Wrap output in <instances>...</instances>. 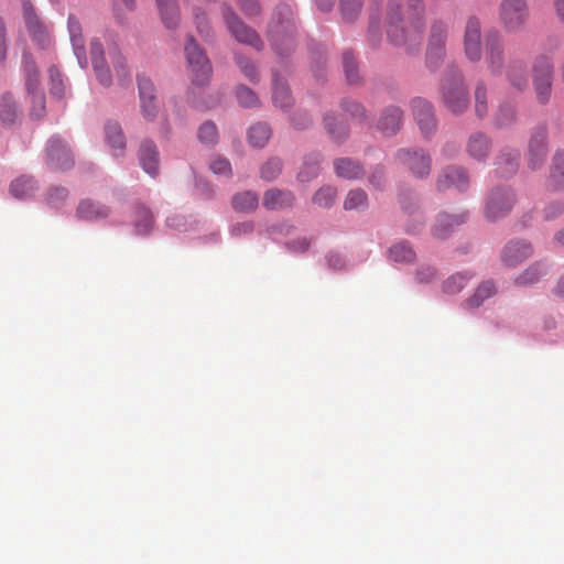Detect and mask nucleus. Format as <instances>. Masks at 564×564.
Segmentation results:
<instances>
[{"label":"nucleus","instance_id":"f257e3e1","mask_svg":"<svg viewBox=\"0 0 564 564\" xmlns=\"http://www.w3.org/2000/svg\"><path fill=\"white\" fill-rule=\"evenodd\" d=\"M406 19L401 12V0H389L384 18L387 37L395 46L406 51L416 48L425 30L423 0H406Z\"/></svg>","mask_w":564,"mask_h":564},{"label":"nucleus","instance_id":"f03ea898","mask_svg":"<svg viewBox=\"0 0 564 564\" xmlns=\"http://www.w3.org/2000/svg\"><path fill=\"white\" fill-rule=\"evenodd\" d=\"M279 14L283 15V19L271 22L268 36L273 50L280 55H286L295 47V25L289 7H281Z\"/></svg>","mask_w":564,"mask_h":564},{"label":"nucleus","instance_id":"7ed1b4c3","mask_svg":"<svg viewBox=\"0 0 564 564\" xmlns=\"http://www.w3.org/2000/svg\"><path fill=\"white\" fill-rule=\"evenodd\" d=\"M442 99L453 113L464 112L469 104L468 93L457 69H449L442 82Z\"/></svg>","mask_w":564,"mask_h":564},{"label":"nucleus","instance_id":"20e7f679","mask_svg":"<svg viewBox=\"0 0 564 564\" xmlns=\"http://www.w3.org/2000/svg\"><path fill=\"white\" fill-rule=\"evenodd\" d=\"M185 55L192 74V83L205 85L212 76V65L205 52L197 45L193 36L187 37Z\"/></svg>","mask_w":564,"mask_h":564},{"label":"nucleus","instance_id":"39448f33","mask_svg":"<svg viewBox=\"0 0 564 564\" xmlns=\"http://www.w3.org/2000/svg\"><path fill=\"white\" fill-rule=\"evenodd\" d=\"M533 88L540 104L549 102L552 93L553 64L546 56L535 59L532 67Z\"/></svg>","mask_w":564,"mask_h":564},{"label":"nucleus","instance_id":"423d86ee","mask_svg":"<svg viewBox=\"0 0 564 564\" xmlns=\"http://www.w3.org/2000/svg\"><path fill=\"white\" fill-rule=\"evenodd\" d=\"M223 17L231 35L240 43L248 44L256 50H261L263 43L258 33L245 24L230 7L223 6Z\"/></svg>","mask_w":564,"mask_h":564},{"label":"nucleus","instance_id":"0eeeda50","mask_svg":"<svg viewBox=\"0 0 564 564\" xmlns=\"http://www.w3.org/2000/svg\"><path fill=\"white\" fill-rule=\"evenodd\" d=\"M528 18V7L524 0H502L499 19L508 32L519 31Z\"/></svg>","mask_w":564,"mask_h":564},{"label":"nucleus","instance_id":"6e6552de","mask_svg":"<svg viewBox=\"0 0 564 564\" xmlns=\"http://www.w3.org/2000/svg\"><path fill=\"white\" fill-rule=\"evenodd\" d=\"M395 158L417 178H424L431 172V156L423 150L400 149L395 153Z\"/></svg>","mask_w":564,"mask_h":564},{"label":"nucleus","instance_id":"1a4fd4ad","mask_svg":"<svg viewBox=\"0 0 564 564\" xmlns=\"http://www.w3.org/2000/svg\"><path fill=\"white\" fill-rule=\"evenodd\" d=\"M485 59L489 70L494 75L502 73L505 65V45L498 31H490L485 41Z\"/></svg>","mask_w":564,"mask_h":564},{"label":"nucleus","instance_id":"9d476101","mask_svg":"<svg viewBox=\"0 0 564 564\" xmlns=\"http://www.w3.org/2000/svg\"><path fill=\"white\" fill-rule=\"evenodd\" d=\"M513 194L508 187L492 189L486 202L485 215L488 219L495 220L506 216L513 206Z\"/></svg>","mask_w":564,"mask_h":564},{"label":"nucleus","instance_id":"9b49d317","mask_svg":"<svg viewBox=\"0 0 564 564\" xmlns=\"http://www.w3.org/2000/svg\"><path fill=\"white\" fill-rule=\"evenodd\" d=\"M464 53L470 62H479L482 56L481 24L476 17L468 18L464 31Z\"/></svg>","mask_w":564,"mask_h":564},{"label":"nucleus","instance_id":"f8f14e48","mask_svg":"<svg viewBox=\"0 0 564 564\" xmlns=\"http://www.w3.org/2000/svg\"><path fill=\"white\" fill-rule=\"evenodd\" d=\"M47 164L54 171H66L74 165L70 150L58 137H52L46 148Z\"/></svg>","mask_w":564,"mask_h":564},{"label":"nucleus","instance_id":"ddd939ff","mask_svg":"<svg viewBox=\"0 0 564 564\" xmlns=\"http://www.w3.org/2000/svg\"><path fill=\"white\" fill-rule=\"evenodd\" d=\"M547 133L544 127L536 128L529 140L528 166L535 171L540 169L547 155Z\"/></svg>","mask_w":564,"mask_h":564},{"label":"nucleus","instance_id":"4468645a","mask_svg":"<svg viewBox=\"0 0 564 564\" xmlns=\"http://www.w3.org/2000/svg\"><path fill=\"white\" fill-rule=\"evenodd\" d=\"M23 17L26 29L30 36L41 47H46L50 44V29L48 26L37 17L35 9L30 3L23 6Z\"/></svg>","mask_w":564,"mask_h":564},{"label":"nucleus","instance_id":"2eb2a0df","mask_svg":"<svg viewBox=\"0 0 564 564\" xmlns=\"http://www.w3.org/2000/svg\"><path fill=\"white\" fill-rule=\"evenodd\" d=\"M469 186V176L465 169L451 165L445 167L437 176L436 187L438 191L455 188L464 192Z\"/></svg>","mask_w":564,"mask_h":564},{"label":"nucleus","instance_id":"dca6fc26","mask_svg":"<svg viewBox=\"0 0 564 564\" xmlns=\"http://www.w3.org/2000/svg\"><path fill=\"white\" fill-rule=\"evenodd\" d=\"M414 119L424 135H430L436 128L434 109L430 101L423 98H414L411 101Z\"/></svg>","mask_w":564,"mask_h":564},{"label":"nucleus","instance_id":"f3484780","mask_svg":"<svg viewBox=\"0 0 564 564\" xmlns=\"http://www.w3.org/2000/svg\"><path fill=\"white\" fill-rule=\"evenodd\" d=\"M90 56L98 82L102 86L109 87L112 84V75L102 45L97 39L90 42Z\"/></svg>","mask_w":564,"mask_h":564},{"label":"nucleus","instance_id":"a211bd4d","mask_svg":"<svg viewBox=\"0 0 564 564\" xmlns=\"http://www.w3.org/2000/svg\"><path fill=\"white\" fill-rule=\"evenodd\" d=\"M138 87L142 115L147 120H153L158 112L154 86L149 78L138 76Z\"/></svg>","mask_w":564,"mask_h":564},{"label":"nucleus","instance_id":"6ab92c4d","mask_svg":"<svg viewBox=\"0 0 564 564\" xmlns=\"http://www.w3.org/2000/svg\"><path fill=\"white\" fill-rule=\"evenodd\" d=\"M402 120V109L397 106H388L382 110L376 127L382 134L391 137L399 132Z\"/></svg>","mask_w":564,"mask_h":564},{"label":"nucleus","instance_id":"aec40b11","mask_svg":"<svg viewBox=\"0 0 564 564\" xmlns=\"http://www.w3.org/2000/svg\"><path fill=\"white\" fill-rule=\"evenodd\" d=\"M532 254V247L527 241H510L502 251V262L507 267H516Z\"/></svg>","mask_w":564,"mask_h":564},{"label":"nucleus","instance_id":"412c9836","mask_svg":"<svg viewBox=\"0 0 564 564\" xmlns=\"http://www.w3.org/2000/svg\"><path fill=\"white\" fill-rule=\"evenodd\" d=\"M139 162L143 171L151 176L159 173V151L154 142L144 140L139 149Z\"/></svg>","mask_w":564,"mask_h":564},{"label":"nucleus","instance_id":"4be33fe9","mask_svg":"<svg viewBox=\"0 0 564 564\" xmlns=\"http://www.w3.org/2000/svg\"><path fill=\"white\" fill-rule=\"evenodd\" d=\"M295 197L290 191L271 188L263 195V206L269 210H278L291 207Z\"/></svg>","mask_w":564,"mask_h":564},{"label":"nucleus","instance_id":"5701e85b","mask_svg":"<svg viewBox=\"0 0 564 564\" xmlns=\"http://www.w3.org/2000/svg\"><path fill=\"white\" fill-rule=\"evenodd\" d=\"M491 142L489 138L481 133H473L467 141L466 151L470 158L477 161H484L490 153Z\"/></svg>","mask_w":564,"mask_h":564},{"label":"nucleus","instance_id":"b1692460","mask_svg":"<svg viewBox=\"0 0 564 564\" xmlns=\"http://www.w3.org/2000/svg\"><path fill=\"white\" fill-rule=\"evenodd\" d=\"M76 214L82 220L93 221L107 218L110 214V208L90 199H84L79 203Z\"/></svg>","mask_w":564,"mask_h":564},{"label":"nucleus","instance_id":"393cba45","mask_svg":"<svg viewBox=\"0 0 564 564\" xmlns=\"http://www.w3.org/2000/svg\"><path fill=\"white\" fill-rule=\"evenodd\" d=\"M467 213L459 215L441 214L432 229V234L437 239L446 238L455 226L466 221Z\"/></svg>","mask_w":564,"mask_h":564},{"label":"nucleus","instance_id":"a878e982","mask_svg":"<svg viewBox=\"0 0 564 564\" xmlns=\"http://www.w3.org/2000/svg\"><path fill=\"white\" fill-rule=\"evenodd\" d=\"M520 153L511 148L500 151L496 160L497 172L501 176H509L516 173L519 166Z\"/></svg>","mask_w":564,"mask_h":564},{"label":"nucleus","instance_id":"bb28decb","mask_svg":"<svg viewBox=\"0 0 564 564\" xmlns=\"http://www.w3.org/2000/svg\"><path fill=\"white\" fill-rule=\"evenodd\" d=\"M156 4L165 28H177L181 21V12L176 0H156Z\"/></svg>","mask_w":564,"mask_h":564},{"label":"nucleus","instance_id":"cd10ccee","mask_svg":"<svg viewBox=\"0 0 564 564\" xmlns=\"http://www.w3.org/2000/svg\"><path fill=\"white\" fill-rule=\"evenodd\" d=\"M68 32L70 42L73 45L74 53L78 61L84 59L86 62V47H85V39L82 34V25L77 18L73 14L68 17Z\"/></svg>","mask_w":564,"mask_h":564},{"label":"nucleus","instance_id":"c85d7f7f","mask_svg":"<svg viewBox=\"0 0 564 564\" xmlns=\"http://www.w3.org/2000/svg\"><path fill=\"white\" fill-rule=\"evenodd\" d=\"M507 78L510 85L518 89L523 90L528 86L527 64L520 59L510 61L507 67Z\"/></svg>","mask_w":564,"mask_h":564},{"label":"nucleus","instance_id":"c756f323","mask_svg":"<svg viewBox=\"0 0 564 564\" xmlns=\"http://www.w3.org/2000/svg\"><path fill=\"white\" fill-rule=\"evenodd\" d=\"M105 133L107 143L112 149L113 155H122L126 149V139L119 123L116 121L107 122L105 127Z\"/></svg>","mask_w":564,"mask_h":564},{"label":"nucleus","instance_id":"7c9ffc66","mask_svg":"<svg viewBox=\"0 0 564 564\" xmlns=\"http://www.w3.org/2000/svg\"><path fill=\"white\" fill-rule=\"evenodd\" d=\"M258 205L259 196L252 191L239 192L231 198V206L238 213H252L258 208Z\"/></svg>","mask_w":564,"mask_h":564},{"label":"nucleus","instance_id":"2f4dec72","mask_svg":"<svg viewBox=\"0 0 564 564\" xmlns=\"http://www.w3.org/2000/svg\"><path fill=\"white\" fill-rule=\"evenodd\" d=\"M22 69L25 77V86L28 94L39 91L40 89V73L35 62L30 54L23 55Z\"/></svg>","mask_w":564,"mask_h":564},{"label":"nucleus","instance_id":"473e14b6","mask_svg":"<svg viewBox=\"0 0 564 564\" xmlns=\"http://www.w3.org/2000/svg\"><path fill=\"white\" fill-rule=\"evenodd\" d=\"M334 167L337 176L343 178L354 180L364 175L362 166L348 158L337 159L334 162Z\"/></svg>","mask_w":564,"mask_h":564},{"label":"nucleus","instance_id":"72a5a7b5","mask_svg":"<svg viewBox=\"0 0 564 564\" xmlns=\"http://www.w3.org/2000/svg\"><path fill=\"white\" fill-rule=\"evenodd\" d=\"M273 102L275 106L286 109L293 105V98L289 86L276 75H273Z\"/></svg>","mask_w":564,"mask_h":564},{"label":"nucleus","instance_id":"f704fd0d","mask_svg":"<svg viewBox=\"0 0 564 564\" xmlns=\"http://www.w3.org/2000/svg\"><path fill=\"white\" fill-rule=\"evenodd\" d=\"M447 34L448 30L446 23L441 20H435L431 24L427 46H432L436 48V51H440V48H445Z\"/></svg>","mask_w":564,"mask_h":564},{"label":"nucleus","instance_id":"c9c22d12","mask_svg":"<svg viewBox=\"0 0 564 564\" xmlns=\"http://www.w3.org/2000/svg\"><path fill=\"white\" fill-rule=\"evenodd\" d=\"M549 184L555 189H564V152H556L553 158Z\"/></svg>","mask_w":564,"mask_h":564},{"label":"nucleus","instance_id":"e433bc0d","mask_svg":"<svg viewBox=\"0 0 564 564\" xmlns=\"http://www.w3.org/2000/svg\"><path fill=\"white\" fill-rule=\"evenodd\" d=\"M389 258L394 262L408 264L415 260L416 254L406 241H401L389 249Z\"/></svg>","mask_w":564,"mask_h":564},{"label":"nucleus","instance_id":"4c0bfd02","mask_svg":"<svg viewBox=\"0 0 564 564\" xmlns=\"http://www.w3.org/2000/svg\"><path fill=\"white\" fill-rule=\"evenodd\" d=\"M108 57L111 61V64L116 70L118 80L121 85L126 83V80L130 76L129 67L126 63V58L121 55L119 50L116 46L108 48Z\"/></svg>","mask_w":564,"mask_h":564},{"label":"nucleus","instance_id":"58836bf2","mask_svg":"<svg viewBox=\"0 0 564 564\" xmlns=\"http://www.w3.org/2000/svg\"><path fill=\"white\" fill-rule=\"evenodd\" d=\"M321 154L314 153L306 156L302 169L297 174L300 182H310L318 175L319 172Z\"/></svg>","mask_w":564,"mask_h":564},{"label":"nucleus","instance_id":"ea45409f","mask_svg":"<svg viewBox=\"0 0 564 564\" xmlns=\"http://www.w3.org/2000/svg\"><path fill=\"white\" fill-rule=\"evenodd\" d=\"M19 111L15 101L9 94L0 98V120L4 124H12L18 118Z\"/></svg>","mask_w":564,"mask_h":564},{"label":"nucleus","instance_id":"a19ab883","mask_svg":"<svg viewBox=\"0 0 564 564\" xmlns=\"http://www.w3.org/2000/svg\"><path fill=\"white\" fill-rule=\"evenodd\" d=\"M36 188V182L30 176L15 178L10 186L11 194L17 198H25Z\"/></svg>","mask_w":564,"mask_h":564},{"label":"nucleus","instance_id":"79ce46f5","mask_svg":"<svg viewBox=\"0 0 564 564\" xmlns=\"http://www.w3.org/2000/svg\"><path fill=\"white\" fill-rule=\"evenodd\" d=\"M546 269L542 263H533L527 270H524L517 279L516 283L519 285H530L540 281L545 275Z\"/></svg>","mask_w":564,"mask_h":564},{"label":"nucleus","instance_id":"37998d69","mask_svg":"<svg viewBox=\"0 0 564 564\" xmlns=\"http://www.w3.org/2000/svg\"><path fill=\"white\" fill-rule=\"evenodd\" d=\"M270 135L271 130L265 123H257L249 129L248 141L252 147L262 148Z\"/></svg>","mask_w":564,"mask_h":564},{"label":"nucleus","instance_id":"c03bdc74","mask_svg":"<svg viewBox=\"0 0 564 564\" xmlns=\"http://www.w3.org/2000/svg\"><path fill=\"white\" fill-rule=\"evenodd\" d=\"M153 226L152 213L145 207L135 209L134 228L138 235H147Z\"/></svg>","mask_w":564,"mask_h":564},{"label":"nucleus","instance_id":"a18cd8bd","mask_svg":"<svg viewBox=\"0 0 564 564\" xmlns=\"http://www.w3.org/2000/svg\"><path fill=\"white\" fill-rule=\"evenodd\" d=\"M324 126L335 142H341L348 134L347 127L341 122H337V119L332 115H325Z\"/></svg>","mask_w":564,"mask_h":564},{"label":"nucleus","instance_id":"49530a36","mask_svg":"<svg viewBox=\"0 0 564 564\" xmlns=\"http://www.w3.org/2000/svg\"><path fill=\"white\" fill-rule=\"evenodd\" d=\"M471 278L473 275L468 272L453 274L443 282V291L447 294H456L464 289Z\"/></svg>","mask_w":564,"mask_h":564},{"label":"nucleus","instance_id":"de8ad7c7","mask_svg":"<svg viewBox=\"0 0 564 564\" xmlns=\"http://www.w3.org/2000/svg\"><path fill=\"white\" fill-rule=\"evenodd\" d=\"M368 206V198L364 191L352 189L350 191L344 202V208L346 210H362Z\"/></svg>","mask_w":564,"mask_h":564},{"label":"nucleus","instance_id":"09e8293b","mask_svg":"<svg viewBox=\"0 0 564 564\" xmlns=\"http://www.w3.org/2000/svg\"><path fill=\"white\" fill-rule=\"evenodd\" d=\"M341 108L345 112L349 113L351 118L357 120L358 122H368L367 110L360 102L345 98L341 101Z\"/></svg>","mask_w":564,"mask_h":564},{"label":"nucleus","instance_id":"8fccbe9b","mask_svg":"<svg viewBox=\"0 0 564 564\" xmlns=\"http://www.w3.org/2000/svg\"><path fill=\"white\" fill-rule=\"evenodd\" d=\"M495 292H496V288H495L494 283L490 281H486V282L481 283L477 288L475 294L467 300V305L469 307H478L482 304V302L486 299H488L492 294H495Z\"/></svg>","mask_w":564,"mask_h":564},{"label":"nucleus","instance_id":"3c124183","mask_svg":"<svg viewBox=\"0 0 564 564\" xmlns=\"http://www.w3.org/2000/svg\"><path fill=\"white\" fill-rule=\"evenodd\" d=\"M283 167V163L279 158L269 159L260 169V177L264 181L275 180Z\"/></svg>","mask_w":564,"mask_h":564},{"label":"nucleus","instance_id":"603ef678","mask_svg":"<svg viewBox=\"0 0 564 564\" xmlns=\"http://www.w3.org/2000/svg\"><path fill=\"white\" fill-rule=\"evenodd\" d=\"M475 112L480 119L488 113L487 88L484 83H478L475 89Z\"/></svg>","mask_w":564,"mask_h":564},{"label":"nucleus","instance_id":"864d4df0","mask_svg":"<svg viewBox=\"0 0 564 564\" xmlns=\"http://www.w3.org/2000/svg\"><path fill=\"white\" fill-rule=\"evenodd\" d=\"M362 8V0H340V12L343 19L351 22L354 21Z\"/></svg>","mask_w":564,"mask_h":564},{"label":"nucleus","instance_id":"5fc2aeb1","mask_svg":"<svg viewBox=\"0 0 564 564\" xmlns=\"http://www.w3.org/2000/svg\"><path fill=\"white\" fill-rule=\"evenodd\" d=\"M336 198V189L332 186L321 187L313 196V203L319 207H330Z\"/></svg>","mask_w":564,"mask_h":564},{"label":"nucleus","instance_id":"6e6d98bb","mask_svg":"<svg viewBox=\"0 0 564 564\" xmlns=\"http://www.w3.org/2000/svg\"><path fill=\"white\" fill-rule=\"evenodd\" d=\"M51 95L58 99L65 96V85L59 70L56 67H51L50 70Z\"/></svg>","mask_w":564,"mask_h":564},{"label":"nucleus","instance_id":"4d7b16f0","mask_svg":"<svg viewBox=\"0 0 564 564\" xmlns=\"http://www.w3.org/2000/svg\"><path fill=\"white\" fill-rule=\"evenodd\" d=\"M31 96V112L30 115L35 119H41L45 116V95L42 90L30 93Z\"/></svg>","mask_w":564,"mask_h":564},{"label":"nucleus","instance_id":"13d9d810","mask_svg":"<svg viewBox=\"0 0 564 564\" xmlns=\"http://www.w3.org/2000/svg\"><path fill=\"white\" fill-rule=\"evenodd\" d=\"M343 66H344V72H345L347 80L350 84L357 83L359 79V76H358V69H357V65H356L355 57H354L352 53L345 52L343 54Z\"/></svg>","mask_w":564,"mask_h":564},{"label":"nucleus","instance_id":"bf43d9fd","mask_svg":"<svg viewBox=\"0 0 564 564\" xmlns=\"http://www.w3.org/2000/svg\"><path fill=\"white\" fill-rule=\"evenodd\" d=\"M198 139L202 143L214 144L218 140V131L215 123L204 122L198 129Z\"/></svg>","mask_w":564,"mask_h":564},{"label":"nucleus","instance_id":"052dcab7","mask_svg":"<svg viewBox=\"0 0 564 564\" xmlns=\"http://www.w3.org/2000/svg\"><path fill=\"white\" fill-rule=\"evenodd\" d=\"M192 10L198 33L207 37L210 33V26L205 10L198 6H193Z\"/></svg>","mask_w":564,"mask_h":564},{"label":"nucleus","instance_id":"680f3d73","mask_svg":"<svg viewBox=\"0 0 564 564\" xmlns=\"http://www.w3.org/2000/svg\"><path fill=\"white\" fill-rule=\"evenodd\" d=\"M238 102L243 107H253L258 104V97L253 90L246 86H239L236 91Z\"/></svg>","mask_w":564,"mask_h":564},{"label":"nucleus","instance_id":"e2e57ef3","mask_svg":"<svg viewBox=\"0 0 564 564\" xmlns=\"http://www.w3.org/2000/svg\"><path fill=\"white\" fill-rule=\"evenodd\" d=\"M209 169L214 174L229 176L231 175V165L227 159L215 156L210 160Z\"/></svg>","mask_w":564,"mask_h":564},{"label":"nucleus","instance_id":"0e129e2a","mask_svg":"<svg viewBox=\"0 0 564 564\" xmlns=\"http://www.w3.org/2000/svg\"><path fill=\"white\" fill-rule=\"evenodd\" d=\"M445 57V48H436L427 46L426 50V64L431 69H436Z\"/></svg>","mask_w":564,"mask_h":564},{"label":"nucleus","instance_id":"69168bd1","mask_svg":"<svg viewBox=\"0 0 564 564\" xmlns=\"http://www.w3.org/2000/svg\"><path fill=\"white\" fill-rule=\"evenodd\" d=\"M236 59H237V64H238L239 68L245 74V76L250 82H253V83L257 82L258 73H257L254 65L249 59L238 56V55L236 56Z\"/></svg>","mask_w":564,"mask_h":564},{"label":"nucleus","instance_id":"338daca9","mask_svg":"<svg viewBox=\"0 0 564 564\" xmlns=\"http://www.w3.org/2000/svg\"><path fill=\"white\" fill-rule=\"evenodd\" d=\"M416 281L429 283L436 278V270L431 265H421L415 273Z\"/></svg>","mask_w":564,"mask_h":564},{"label":"nucleus","instance_id":"774afa93","mask_svg":"<svg viewBox=\"0 0 564 564\" xmlns=\"http://www.w3.org/2000/svg\"><path fill=\"white\" fill-rule=\"evenodd\" d=\"M68 195V192L64 187H54L50 191L47 195L48 204L53 206H57L58 203L63 202Z\"/></svg>","mask_w":564,"mask_h":564}]
</instances>
